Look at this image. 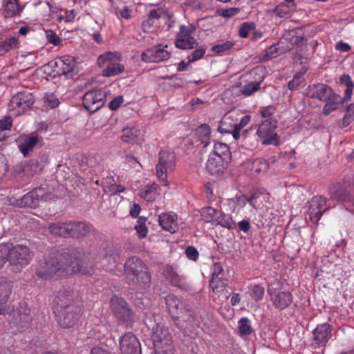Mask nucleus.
<instances>
[{
    "label": "nucleus",
    "mask_w": 354,
    "mask_h": 354,
    "mask_svg": "<svg viewBox=\"0 0 354 354\" xmlns=\"http://www.w3.org/2000/svg\"><path fill=\"white\" fill-rule=\"evenodd\" d=\"M93 272V266L88 255L77 248L50 253L40 260L36 270V274L43 279L76 273L91 275Z\"/></svg>",
    "instance_id": "f257e3e1"
},
{
    "label": "nucleus",
    "mask_w": 354,
    "mask_h": 354,
    "mask_svg": "<svg viewBox=\"0 0 354 354\" xmlns=\"http://www.w3.org/2000/svg\"><path fill=\"white\" fill-rule=\"evenodd\" d=\"M53 308L57 322L65 328L75 326L82 313L81 302L70 290H60L57 293Z\"/></svg>",
    "instance_id": "f03ea898"
},
{
    "label": "nucleus",
    "mask_w": 354,
    "mask_h": 354,
    "mask_svg": "<svg viewBox=\"0 0 354 354\" xmlns=\"http://www.w3.org/2000/svg\"><path fill=\"white\" fill-rule=\"evenodd\" d=\"M124 274L133 285L142 288L148 286L151 282L148 268L140 259L136 257H130L126 261Z\"/></svg>",
    "instance_id": "7ed1b4c3"
},
{
    "label": "nucleus",
    "mask_w": 354,
    "mask_h": 354,
    "mask_svg": "<svg viewBox=\"0 0 354 354\" xmlns=\"http://www.w3.org/2000/svg\"><path fill=\"white\" fill-rule=\"evenodd\" d=\"M9 245V264L14 272H18L26 266L28 265L33 257L30 248L22 244L14 245L8 242Z\"/></svg>",
    "instance_id": "20e7f679"
},
{
    "label": "nucleus",
    "mask_w": 354,
    "mask_h": 354,
    "mask_svg": "<svg viewBox=\"0 0 354 354\" xmlns=\"http://www.w3.org/2000/svg\"><path fill=\"white\" fill-rule=\"evenodd\" d=\"M111 307L118 321L127 327L132 326L135 321V315L127 301L115 295L111 299Z\"/></svg>",
    "instance_id": "39448f33"
},
{
    "label": "nucleus",
    "mask_w": 354,
    "mask_h": 354,
    "mask_svg": "<svg viewBox=\"0 0 354 354\" xmlns=\"http://www.w3.org/2000/svg\"><path fill=\"white\" fill-rule=\"evenodd\" d=\"M277 127V120L270 118L263 120L257 130V135L262 140L263 145H279V136L274 132Z\"/></svg>",
    "instance_id": "423d86ee"
},
{
    "label": "nucleus",
    "mask_w": 354,
    "mask_h": 354,
    "mask_svg": "<svg viewBox=\"0 0 354 354\" xmlns=\"http://www.w3.org/2000/svg\"><path fill=\"white\" fill-rule=\"evenodd\" d=\"M176 167V156L174 152L161 151L159 153L158 163L156 165V173L158 178L167 185V171H173Z\"/></svg>",
    "instance_id": "0eeeda50"
},
{
    "label": "nucleus",
    "mask_w": 354,
    "mask_h": 354,
    "mask_svg": "<svg viewBox=\"0 0 354 354\" xmlns=\"http://www.w3.org/2000/svg\"><path fill=\"white\" fill-rule=\"evenodd\" d=\"M106 92L101 89L88 91L83 97L84 107L91 113L99 110L104 104Z\"/></svg>",
    "instance_id": "6e6552de"
},
{
    "label": "nucleus",
    "mask_w": 354,
    "mask_h": 354,
    "mask_svg": "<svg viewBox=\"0 0 354 354\" xmlns=\"http://www.w3.org/2000/svg\"><path fill=\"white\" fill-rule=\"evenodd\" d=\"M147 325L149 328L151 327V326H149L147 324ZM151 339L156 349H160L162 348V347L172 346L171 335L167 328H165L163 326L156 324V327L151 326Z\"/></svg>",
    "instance_id": "1a4fd4ad"
},
{
    "label": "nucleus",
    "mask_w": 354,
    "mask_h": 354,
    "mask_svg": "<svg viewBox=\"0 0 354 354\" xmlns=\"http://www.w3.org/2000/svg\"><path fill=\"white\" fill-rule=\"evenodd\" d=\"M120 350L122 354H141V346L132 332H127L120 337Z\"/></svg>",
    "instance_id": "9d476101"
},
{
    "label": "nucleus",
    "mask_w": 354,
    "mask_h": 354,
    "mask_svg": "<svg viewBox=\"0 0 354 354\" xmlns=\"http://www.w3.org/2000/svg\"><path fill=\"white\" fill-rule=\"evenodd\" d=\"M46 191L45 188L39 187L35 188L16 201V205L19 207L35 208L39 206L40 201L45 198Z\"/></svg>",
    "instance_id": "9b49d317"
},
{
    "label": "nucleus",
    "mask_w": 354,
    "mask_h": 354,
    "mask_svg": "<svg viewBox=\"0 0 354 354\" xmlns=\"http://www.w3.org/2000/svg\"><path fill=\"white\" fill-rule=\"evenodd\" d=\"M308 209L307 214L313 223H317L322 217L324 212L329 209L327 200L322 196H314L308 203Z\"/></svg>",
    "instance_id": "f8f14e48"
},
{
    "label": "nucleus",
    "mask_w": 354,
    "mask_h": 354,
    "mask_svg": "<svg viewBox=\"0 0 354 354\" xmlns=\"http://www.w3.org/2000/svg\"><path fill=\"white\" fill-rule=\"evenodd\" d=\"M32 319L30 309L26 304H21L19 308L13 312L10 323L19 330H24L29 326Z\"/></svg>",
    "instance_id": "ddd939ff"
},
{
    "label": "nucleus",
    "mask_w": 354,
    "mask_h": 354,
    "mask_svg": "<svg viewBox=\"0 0 354 354\" xmlns=\"http://www.w3.org/2000/svg\"><path fill=\"white\" fill-rule=\"evenodd\" d=\"M308 95L312 98H317L323 102L339 100V95L335 93L331 87L326 84L309 86Z\"/></svg>",
    "instance_id": "4468645a"
},
{
    "label": "nucleus",
    "mask_w": 354,
    "mask_h": 354,
    "mask_svg": "<svg viewBox=\"0 0 354 354\" xmlns=\"http://www.w3.org/2000/svg\"><path fill=\"white\" fill-rule=\"evenodd\" d=\"M35 102L32 94L28 91L19 92L13 95L10 101L9 107L12 109H19V112L30 109Z\"/></svg>",
    "instance_id": "2eb2a0df"
},
{
    "label": "nucleus",
    "mask_w": 354,
    "mask_h": 354,
    "mask_svg": "<svg viewBox=\"0 0 354 354\" xmlns=\"http://www.w3.org/2000/svg\"><path fill=\"white\" fill-rule=\"evenodd\" d=\"M331 326L328 323L321 324L313 331L312 346H325L331 336Z\"/></svg>",
    "instance_id": "dca6fc26"
},
{
    "label": "nucleus",
    "mask_w": 354,
    "mask_h": 354,
    "mask_svg": "<svg viewBox=\"0 0 354 354\" xmlns=\"http://www.w3.org/2000/svg\"><path fill=\"white\" fill-rule=\"evenodd\" d=\"M268 294L274 306L279 310L287 308L292 301V297L290 292H279L275 294V290L268 286Z\"/></svg>",
    "instance_id": "f3484780"
},
{
    "label": "nucleus",
    "mask_w": 354,
    "mask_h": 354,
    "mask_svg": "<svg viewBox=\"0 0 354 354\" xmlns=\"http://www.w3.org/2000/svg\"><path fill=\"white\" fill-rule=\"evenodd\" d=\"M43 138L37 132H33L24 136L23 141L19 145V149L24 157H27L29 153L39 144L42 145Z\"/></svg>",
    "instance_id": "a211bd4d"
},
{
    "label": "nucleus",
    "mask_w": 354,
    "mask_h": 354,
    "mask_svg": "<svg viewBox=\"0 0 354 354\" xmlns=\"http://www.w3.org/2000/svg\"><path fill=\"white\" fill-rule=\"evenodd\" d=\"M59 65L61 66L60 71L53 70L57 74L64 75L68 77L73 78L77 73L75 59L73 57L64 55L59 57Z\"/></svg>",
    "instance_id": "6ab92c4d"
},
{
    "label": "nucleus",
    "mask_w": 354,
    "mask_h": 354,
    "mask_svg": "<svg viewBox=\"0 0 354 354\" xmlns=\"http://www.w3.org/2000/svg\"><path fill=\"white\" fill-rule=\"evenodd\" d=\"M229 162L221 157L210 155L206 164V169L211 175L219 176L225 172Z\"/></svg>",
    "instance_id": "aec40b11"
},
{
    "label": "nucleus",
    "mask_w": 354,
    "mask_h": 354,
    "mask_svg": "<svg viewBox=\"0 0 354 354\" xmlns=\"http://www.w3.org/2000/svg\"><path fill=\"white\" fill-rule=\"evenodd\" d=\"M171 53L156 46L142 53V59L146 62H160L168 59Z\"/></svg>",
    "instance_id": "412c9836"
},
{
    "label": "nucleus",
    "mask_w": 354,
    "mask_h": 354,
    "mask_svg": "<svg viewBox=\"0 0 354 354\" xmlns=\"http://www.w3.org/2000/svg\"><path fill=\"white\" fill-rule=\"evenodd\" d=\"M93 226L84 221H69L70 238L81 239L87 236Z\"/></svg>",
    "instance_id": "4be33fe9"
},
{
    "label": "nucleus",
    "mask_w": 354,
    "mask_h": 354,
    "mask_svg": "<svg viewBox=\"0 0 354 354\" xmlns=\"http://www.w3.org/2000/svg\"><path fill=\"white\" fill-rule=\"evenodd\" d=\"M330 200L344 202L348 198L346 187L340 183L332 184L329 187Z\"/></svg>",
    "instance_id": "5701e85b"
},
{
    "label": "nucleus",
    "mask_w": 354,
    "mask_h": 354,
    "mask_svg": "<svg viewBox=\"0 0 354 354\" xmlns=\"http://www.w3.org/2000/svg\"><path fill=\"white\" fill-rule=\"evenodd\" d=\"M209 285L215 294L222 295L225 299L229 298V291L227 290V280L223 278H212Z\"/></svg>",
    "instance_id": "b1692460"
},
{
    "label": "nucleus",
    "mask_w": 354,
    "mask_h": 354,
    "mask_svg": "<svg viewBox=\"0 0 354 354\" xmlns=\"http://www.w3.org/2000/svg\"><path fill=\"white\" fill-rule=\"evenodd\" d=\"M120 259L119 254L115 252L111 248H109L102 259L104 268L106 270H113L117 266Z\"/></svg>",
    "instance_id": "393cba45"
},
{
    "label": "nucleus",
    "mask_w": 354,
    "mask_h": 354,
    "mask_svg": "<svg viewBox=\"0 0 354 354\" xmlns=\"http://www.w3.org/2000/svg\"><path fill=\"white\" fill-rule=\"evenodd\" d=\"M48 230L53 235L70 238L69 222H58L49 224Z\"/></svg>",
    "instance_id": "a878e982"
},
{
    "label": "nucleus",
    "mask_w": 354,
    "mask_h": 354,
    "mask_svg": "<svg viewBox=\"0 0 354 354\" xmlns=\"http://www.w3.org/2000/svg\"><path fill=\"white\" fill-rule=\"evenodd\" d=\"M158 221L161 227L171 233L175 232L178 228L175 216L162 213L159 216Z\"/></svg>",
    "instance_id": "bb28decb"
},
{
    "label": "nucleus",
    "mask_w": 354,
    "mask_h": 354,
    "mask_svg": "<svg viewBox=\"0 0 354 354\" xmlns=\"http://www.w3.org/2000/svg\"><path fill=\"white\" fill-rule=\"evenodd\" d=\"M165 304L171 318L179 313L181 305H183L174 295H169L165 297Z\"/></svg>",
    "instance_id": "cd10ccee"
},
{
    "label": "nucleus",
    "mask_w": 354,
    "mask_h": 354,
    "mask_svg": "<svg viewBox=\"0 0 354 354\" xmlns=\"http://www.w3.org/2000/svg\"><path fill=\"white\" fill-rule=\"evenodd\" d=\"M210 155L221 157V158L227 161L231 160L230 147L227 145L222 142H216L214 144L213 153Z\"/></svg>",
    "instance_id": "c85d7f7f"
},
{
    "label": "nucleus",
    "mask_w": 354,
    "mask_h": 354,
    "mask_svg": "<svg viewBox=\"0 0 354 354\" xmlns=\"http://www.w3.org/2000/svg\"><path fill=\"white\" fill-rule=\"evenodd\" d=\"M194 318V314L193 310L188 308L185 305H181L179 313L172 318L174 324L176 322H184L192 321Z\"/></svg>",
    "instance_id": "c756f323"
},
{
    "label": "nucleus",
    "mask_w": 354,
    "mask_h": 354,
    "mask_svg": "<svg viewBox=\"0 0 354 354\" xmlns=\"http://www.w3.org/2000/svg\"><path fill=\"white\" fill-rule=\"evenodd\" d=\"M197 44L198 43L194 37H182L176 36L175 46L178 48L183 50L193 49Z\"/></svg>",
    "instance_id": "7c9ffc66"
},
{
    "label": "nucleus",
    "mask_w": 354,
    "mask_h": 354,
    "mask_svg": "<svg viewBox=\"0 0 354 354\" xmlns=\"http://www.w3.org/2000/svg\"><path fill=\"white\" fill-rule=\"evenodd\" d=\"M196 135L198 140L201 141L204 146L206 147L210 139L211 130L210 127L207 124H203L196 129Z\"/></svg>",
    "instance_id": "2f4dec72"
},
{
    "label": "nucleus",
    "mask_w": 354,
    "mask_h": 354,
    "mask_svg": "<svg viewBox=\"0 0 354 354\" xmlns=\"http://www.w3.org/2000/svg\"><path fill=\"white\" fill-rule=\"evenodd\" d=\"M28 170L26 161L21 162L13 167L12 176L17 181H24V178L30 177Z\"/></svg>",
    "instance_id": "473e14b6"
},
{
    "label": "nucleus",
    "mask_w": 354,
    "mask_h": 354,
    "mask_svg": "<svg viewBox=\"0 0 354 354\" xmlns=\"http://www.w3.org/2000/svg\"><path fill=\"white\" fill-rule=\"evenodd\" d=\"M175 325L183 332L185 336L193 337L195 333V317L191 321L176 322Z\"/></svg>",
    "instance_id": "72a5a7b5"
},
{
    "label": "nucleus",
    "mask_w": 354,
    "mask_h": 354,
    "mask_svg": "<svg viewBox=\"0 0 354 354\" xmlns=\"http://www.w3.org/2000/svg\"><path fill=\"white\" fill-rule=\"evenodd\" d=\"M12 283L0 279V305L5 304L12 292Z\"/></svg>",
    "instance_id": "f704fd0d"
},
{
    "label": "nucleus",
    "mask_w": 354,
    "mask_h": 354,
    "mask_svg": "<svg viewBox=\"0 0 354 354\" xmlns=\"http://www.w3.org/2000/svg\"><path fill=\"white\" fill-rule=\"evenodd\" d=\"M124 70L122 64L115 62H109L107 66L103 69L102 75L104 77H111L121 73Z\"/></svg>",
    "instance_id": "c9c22d12"
},
{
    "label": "nucleus",
    "mask_w": 354,
    "mask_h": 354,
    "mask_svg": "<svg viewBox=\"0 0 354 354\" xmlns=\"http://www.w3.org/2000/svg\"><path fill=\"white\" fill-rule=\"evenodd\" d=\"M269 168V163L263 158H257L251 164L250 169L256 174L266 173Z\"/></svg>",
    "instance_id": "e433bc0d"
},
{
    "label": "nucleus",
    "mask_w": 354,
    "mask_h": 354,
    "mask_svg": "<svg viewBox=\"0 0 354 354\" xmlns=\"http://www.w3.org/2000/svg\"><path fill=\"white\" fill-rule=\"evenodd\" d=\"M28 167V176L30 177L33 176L35 174H39L42 171L43 167L44 165L39 162L38 160L31 159L28 161L26 160Z\"/></svg>",
    "instance_id": "4c0bfd02"
},
{
    "label": "nucleus",
    "mask_w": 354,
    "mask_h": 354,
    "mask_svg": "<svg viewBox=\"0 0 354 354\" xmlns=\"http://www.w3.org/2000/svg\"><path fill=\"white\" fill-rule=\"evenodd\" d=\"M340 82L342 84L346 86V88L344 91V100H348L351 97L354 84L351 79V77L347 74H344L341 76Z\"/></svg>",
    "instance_id": "58836bf2"
},
{
    "label": "nucleus",
    "mask_w": 354,
    "mask_h": 354,
    "mask_svg": "<svg viewBox=\"0 0 354 354\" xmlns=\"http://www.w3.org/2000/svg\"><path fill=\"white\" fill-rule=\"evenodd\" d=\"M139 135V130L135 128H124L122 129V140L127 143H133L136 141Z\"/></svg>",
    "instance_id": "ea45409f"
},
{
    "label": "nucleus",
    "mask_w": 354,
    "mask_h": 354,
    "mask_svg": "<svg viewBox=\"0 0 354 354\" xmlns=\"http://www.w3.org/2000/svg\"><path fill=\"white\" fill-rule=\"evenodd\" d=\"M6 17H14L20 12L18 0H8L4 9Z\"/></svg>",
    "instance_id": "a19ab883"
},
{
    "label": "nucleus",
    "mask_w": 354,
    "mask_h": 354,
    "mask_svg": "<svg viewBox=\"0 0 354 354\" xmlns=\"http://www.w3.org/2000/svg\"><path fill=\"white\" fill-rule=\"evenodd\" d=\"M147 218L140 216L138 217L137 224L135 226V230L140 239L145 238L147 235L148 230L145 224Z\"/></svg>",
    "instance_id": "79ce46f5"
},
{
    "label": "nucleus",
    "mask_w": 354,
    "mask_h": 354,
    "mask_svg": "<svg viewBox=\"0 0 354 354\" xmlns=\"http://www.w3.org/2000/svg\"><path fill=\"white\" fill-rule=\"evenodd\" d=\"M17 44V39L14 37L0 41V55L5 54L10 49L15 48Z\"/></svg>",
    "instance_id": "37998d69"
},
{
    "label": "nucleus",
    "mask_w": 354,
    "mask_h": 354,
    "mask_svg": "<svg viewBox=\"0 0 354 354\" xmlns=\"http://www.w3.org/2000/svg\"><path fill=\"white\" fill-rule=\"evenodd\" d=\"M344 101V98H342L341 96L339 95V100H328V102H325L326 104L324 106L323 113L326 115H329L331 112L337 109L338 104H343Z\"/></svg>",
    "instance_id": "c03bdc74"
},
{
    "label": "nucleus",
    "mask_w": 354,
    "mask_h": 354,
    "mask_svg": "<svg viewBox=\"0 0 354 354\" xmlns=\"http://www.w3.org/2000/svg\"><path fill=\"white\" fill-rule=\"evenodd\" d=\"M157 186H146L140 193L142 198H145L147 201H153L155 200V194L156 192Z\"/></svg>",
    "instance_id": "a18cd8bd"
},
{
    "label": "nucleus",
    "mask_w": 354,
    "mask_h": 354,
    "mask_svg": "<svg viewBox=\"0 0 354 354\" xmlns=\"http://www.w3.org/2000/svg\"><path fill=\"white\" fill-rule=\"evenodd\" d=\"M165 275L167 279L171 281L173 285L180 286L181 277L172 268H167L165 270Z\"/></svg>",
    "instance_id": "49530a36"
},
{
    "label": "nucleus",
    "mask_w": 354,
    "mask_h": 354,
    "mask_svg": "<svg viewBox=\"0 0 354 354\" xmlns=\"http://www.w3.org/2000/svg\"><path fill=\"white\" fill-rule=\"evenodd\" d=\"M290 43L291 45L301 47L298 55L302 57L303 48H306V40L304 41V37L303 35H293L290 38Z\"/></svg>",
    "instance_id": "de8ad7c7"
},
{
    "label": "nucleus",
    "mask_w": 354,
    "mask_h": 354,
    "mask_svg": "<svg viewBox=\"0 0 354 354\" xmlns=\"http://www.w3.org/2000/svg\"><path fill=\"white\" fill-rule=\"evenodd\" d=\"M9 245L7 243L0 244V269L9 262Z\"/></svg>",
    "instance_id": "09e8293b"
},
{
    "label": "nucleus",
    "mask_w": 354,
    "mask_h": 354,
    "mask_svg": "<svg viewBox=\"0 0 354 354\" xmlns=\"http://www.w3.org/2000/svg\"><path fill=\"white\" fill-rule=\"evenodd\" d=\"M239 330L241 335H250L252 332L251 326L250 325V320L247 317L241 318L239 322Z\"/></svg>",
    "instance_id": "8fccbe9b"
},
{
    "label": "nucleus",
    "mask_w": 354,
    "mask_h": 354,
    "mask_svg": "<svg viewBox=\"0 0 354 354\" xmlns=\"http://www.w3.org/2000/svg\"><path fill=\"white\" fill-rule=\"evenodd\" d=\"M260 88V82H250L244 85L241 91L244 95H250L254 93L255 91L259 90Z\"/></svg>",
    "instance_id": "3c124183"
},
{
    "label": "nucleus",
    "mask_w": 354,
    "mask_h": 354,
    "mask_svg": "<svg viewBox=\"0 0 354 354\" xmlns=\"http://www.w3.org/2000/svg\"><path fill=\"white\" fill-rule=\"evenodd\" d=\"M215 221L218 225H220L222 227L228 229L232 227L231 218L221 211H219V214L216 216Z\"/></svg>",
    "instance_id": "603ef678"
},
{
    "label": "nucleus",
    "mask_w": 354,
    "mask_h": 354,
    "mask_svg": "<svg viewBox=\"0 0 354 354\" xmlns=\"http://www.w3.org/2000/svg\"><path fill=\"white\" fill-rule=\"evenodd\" d=\"M234 46V43L230 41L218 44L212 47V51L216 53H224L230 50Z\"/></svg>",
    "instance_id": "864d4df0"
},
{
    "label": "nucleus",
    "mask_w": 354,
    "mask_h": 354,
    "mask_svg": "<svg viewBox=\"0 0 354 354\" xmlns=\"http://www.w3.org/2000/svg\"><path fill=\"white\" fill-rule=\"evenodd\" d=\"M218 214H219V210H217L212 207H208L203 210L202 215L207 219V221H215Z\"/></svg>",
    "instance_id": "5fc2aeb1"
},
{
    "label": "nucleus",
    "mask_w": 354,
    "mask_h": 354,
    "mask_svg": "<svg viewBox=\"0 0 354 354\" xmlns=\"http://www.w3.org/2000/svg\"><path fill=\"white\" fill-rule=\"evenodd\" d=\"M279 45V43L277 45L271 46L268 49L266 50V53L264 55V58L266 59H270L276 57L279 54H281L283 52V50H280L277 46Z\"/></svg>",
    "instance_id": "6e6d98bb"
},
{
    "label": "nucleus",
    "mask_w": 354,
    "mask_h": 354,
    "mask_svg": "<svg viewBox=\"0 0 354 354\" xmlns=\"http://www.w3.org/2000/svg\"><path fill=\"white\" fill-rule=\"evenodd\" d=\"M304 79L302 75L296 74L293 79L288 84V87L290 90H295L304 82Z\"/></svg>",
    "instance_id": "4d7b16f0"
},
{
    "label": "nucleus",
    "mask_w": 354,
    "mask_h": 354,
    "mask_svg": "<svg viewBox=\"0 0 354 354\" xmlns=\"http://www.w3.org/2000/svg\"><path fill=\"white\" fill-rule=\"evenodd\" d=\"M255 25L254 23H243L239 29V35L241 37L245 38L248 37L250 30H254Z\"/></svg>",
    "instance_id": "13d9d810"
},
{
    "label": "nucleus",
    "mask_w": 354,
    "mask_h": 354,
    "mask_svg": "<svg viewBox=\"0 0 354 354\" xmlns=\"http://www.w3.org/2000/svg\"><path fill=\"white\" fill-rule=\"evenodd\" d=\"M264 288L261 286L257 284L253 286L252 288V297L256 301L262 300L264 295Z\"/></svg>",
    "instance_id": "bf43d9fd"
},
{
    "label": "nucleus",
    "mask_w": 354,
    "mask_h": 354,
    "mask_svg": "<svg viewBox=\"0 0 354 354\" xmlns=\"http://www.w3.org/2000/svg\"><path fill=\"white\" fill-rule=\"evenodd\" d=\"M46 37L48 42L54 46H59L62 41V39L52 30L46 32Z\"/></svg>",
    "instance_id": "052dcab7"
},
{
    "label": "nucleus",
    "mask_w": 354,
    "mask_h": 354,
    "mask_svg": "<svg viewBox=\"0 0 354 354\" xmlns=\"http://www.w3.org/2000/svg\"><path fill=\"white\" fill-rule=\"evenodd\" d=\"M195 30V27L191 26L187 27L185 25H181L180 27V31L177 33L176 36H180L182 37H192L191 35Z\"/></svg>",
    "instance_id": "680f3d73"
},
{
    "label": "nucleus",
    "mask_w": 354,
    "mask_h": 354,
    "mask_svg": "<svg viewBox=\"0 0 354 354\" xmlns=\"http://www.w3.org/2000/svg\"><path fill=\"white\" fill-rule=\"evenodd\" d=\"M205 53V48H199L194 50L192 54L188 56L189 62H192L201 59Z\"/></svg>",
    "instance_id": "e2e57ef3"
},
{
    "label": "nucleus",
    "mask_w": 354,
    "mask_h": 354,
    "mask_svg": "<svg viewBox=\"0 0 354 354\" xmlns=\"http://www.w3.org/2000/svg\"><path fill=\"white\" fill-rule=\"evenodd\" d=\"M185 254L189 259L192 261H196L198 258V252L196 248L193 246H188L185 249Z\"/></svg>",
    "instance_id": "0e129e2a"
},
{
    "label": "nucleus",
    "mask_w": 354,
    "mask_h": 354,
    "mask_svg": "<svg viewBox=\"0 0 354 354\" xmlns=\"http://www.w3.org/2000/svg\"><path fill=\"white\" fill-rule=\"evenodd\" d=\"M123 96L122 95H118L117 97H114L109 104V107L111 110L115 111L118 109L120 106L123 102Z\"/></svg>",
    "instance_id": "69168bd1"
},
{
    "label": "nucleus",
    "mask_w": 354,
    "mask_h": 354,
    "mask_svg": "<svg viewBox=\"0 0 354 354\" xmlns=\"http://www.w3.org/2000/svg\"><path fill=\"white\" fill-rule=\"evenodd\" d=\"M12 120L11 117L6 116L0 120V131L8 130L11 128Z\"/></svg>",
    "instance_id": "338daca9"
},
{
    "label": "nucleus",
    "mask_w": 354,
    "mask_h": 354,
    "mask_svg": "<svg viewBox=\"0 0 354 354\" xmlns=\"http://www.w3.org/2000/svg\"><path fill=\"white\" fill-rule=\"evenodd\" d=\"M232 129H233V127L228 125L226 122V119H223L220 122L218 131L221 133H230Z\"/></svg>",
    "instance_id": "774afa93"
}]
</instances>
